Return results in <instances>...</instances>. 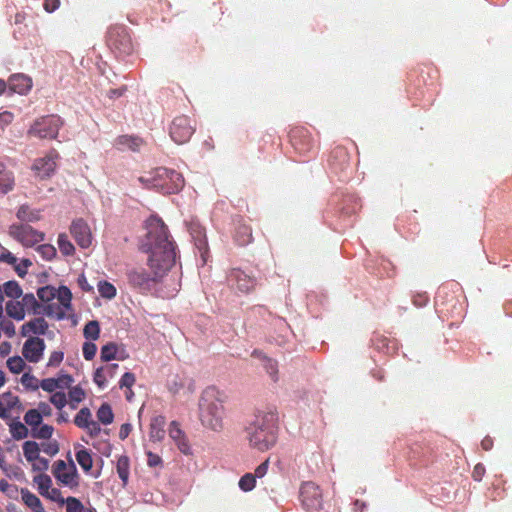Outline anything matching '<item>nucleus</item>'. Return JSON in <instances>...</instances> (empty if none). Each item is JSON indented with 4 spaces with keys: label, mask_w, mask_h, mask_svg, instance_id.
Listing matches in <instances>:
<instances>
[{
    "label": "nucleus",
    "mask_w": 512,
    "mask_h": 512,
    "mask_svg": "<svg viewBox=\"0 0 512 512\" xmlns=\"http://www.w3.org/2000/svg\"><path fill=\"white\" fill-rule=\"evenodd\" d=\"M256 485V477L252 473H246L239 480V487L241 490L248 492L254 489Z\"/></svg>",
    "instance_id": "a18cd8bd"
},
{
    "label": "nucleus",
    "mask_w": 512,
    "mask_h": 512,
    "mask_svg": "<svg viewBox=\"0 0 512 512\" xmlns=\"http://www.w3.org/2000/svg\"><path fill=\"white\" fill-rule=\"evenodd\" d=\"M263 367L267 374L271 377L272 381H278V364L275 360L266 356L262 357Z\"/></svg>",
    "instance_id": "a19ab883"
},
{
    "label": "nucleus",
    "mask_w": 512,
    "mask_h": 512,
    "mask_svg": "<svg viewBox=\"0 0 512 512\" xmlns=\"http://www.w3.org/2000/svg\"><path fill=\"white\" fill-rule=\"evenodd\" d=\"M187 386L190 392H193L192 383L184 376L176 374L171 376L167 381V388L172 394H178Z\"/></svg>",
    "instance_id": "4be33fe9"
},
{
    "label": "nucleus",
    "mask_w": 512,
    "mask_h": 512,
    "mask_svg": "<svg viewBox=\"0 0 512 512\" xmlns=\"http://www.w3.org/2000/svg\"><path fill=\"white\" fill-rule=\"evenodd\" d=\"M169 435L175 442L185 437L183 431L180 429L178 423H176L175 421L171 422L170 424Z\"/></svg>",
    "instance_id": "e2e57ef3"
},
{
    "label": "nucleus",
    "mask_w": 512,
    "mask_h": 512,
    "mask_svg": "<svg viewBox=\"0 0 512 512\" xmlns=\"http://www.w3.org/2000/svg\"><path fill=\"white\" fill-rule=\"evenodd\" d=\"M24 421L33 431V428L38 427L42 423V414L36 409H30L25 413Z\"/></svg>",
    "instance_id": "c9c22d12"
},
{
    "label": "nucleus",
    "mask_w": 512,
    "mask_h": 512,
    "mask_svg": "<svg viewBox=\"0 0 512 512\" xmlns=\"http://www.w3.org/2000/svg\"><path fill=\"white\" fill-rule=\"evenodd\" d=\"M188 231L194 241L196 248L200 252L203 264H206L208 260V243L205 229L200 225V223L191 221L188 224Z\"/></svg>",
    "instance_id": "2eb2a0df"
},
{
    "label": "nucleus",
    "mask_w": 512,
    "mask_h": 512,
    "mask_svg": "<svg viewBox=\"0 0 512 512\" xmlns=\"http://www.w3.org/2000/svg\"><path fill=\"white\" fill-rule=\"evenodd\" d=\"M278 413L276 411H262L256 414L254 421L247 427L250 445L259 451H267L277 441Z\"/></svg>",
    "instance_id": "f03ea898"
},
{
    "label": "nucleus",
    "mask_w": 512,
    "mask_h": 512,
    "mask_svg": "<svg viewBox=\"0 0 512 512\" xmlns=\"http://www.w3.org/2000/svg\"><path fill=\"white\" fill-rule=\"evenodd\" d=\"M234 239L240 246H245L252 241V230L249 225L238 221L235 226Z\"/></svg>",
    "instance_id": "5701e85b"
},
{
    "label": "nucleus",
    "mask_w": 512,
    "mask_h": 512,
    "mask_svg": "<svg viewBox=\"0 0 512 512\" xmlns=\"http://www.w3.org/2000/svg\"><path fill=\"white\" fill-rule=\"evenodd\" d=\"M37 296L42 302H50L56 298V288L52 286H44L37 290Z\"/></svg>",
    "instance_id": "49530a36"
},
{
    "label": "nucleus",
    "mask_w": 512,
    "mask_h": 512,
    "mask_svg": "<svg viewBox=\"0 0 512 512\" xmlns=\"http://www.w3.org/2000/svg\"><path fill=\"white\" fill-rule=\"evenodd\" d=\"M97 287L100 296L105 299H112L116 296L115 286L108 281H99Z\"/></svg>",
    "instance_id": "4c0bfd02"
},
{
    "label": "nucleus",
    "mask_w": 512,
    "mask_h": 512,
    "mask_svg": "<svg viewBox=\"0 0 512 512\" xmlns=\"http://www.w3.org/2000/svg\"><path fill=\"white\" fill-rule=\"evenodd\" d=\"M24 311L34 315H47L51 316L53 311L50 305L43 306L40 304L32 293H27L22 296L20 300Z\"/></svg>",
    "instance_id": "a211bd4d"
},
{
    "label": "nucleus",
    "mask_w": 512,
    "mask_h": 512,
    "mask_svg": "<svg viewBox=\"0 0 512 512\" xmlns=\"http://www.w3.org/2000/svg\"><path fill=\"white\" fill-rule=\"evenodd\" d=\"M146 243L147 251L150 253L148 272L143 267L130 269L127 272V280L130 286L141 293H147L163 278L173 267L176 260V249L167 226L162 219L151 216L146 222Z\"/></svg>",
    "instance_id": "f257e3e1"
},
{
    "label": "nucleus",
    "mask_w": 512,
    "mask_h": 512,
    "mask_svg": "<svg viewBox=\"0 0 512 512\" xmlns=\"http://www.w3.org/2000/svg\"><path fill=\"white\" fill-rule=\"evenodd\" d=\"M63 122L57 115H49L35 121L28 130L30 136L53 139L58 135Z\"/></svg>",
    "instance_id": "423d86ee"
},
{
    "label": "nucleus",
    "mask_w": 512,
    "mask_h": 512,
    "mask_svg": "<svg viewBox=\"0 0 512 512\" xmlns=\"http://www.w3.org/2000/svg\"><path fill=\"white\" fill-rule=\"evenodd\" d=\"M82 352H83V357L86 360L90 361L96 355L97 346L91 341L84 342L83 347H82Z\"/></svg>",
    "instance_id": "864d4df0"
},
{
    "label": "nucleus",
    "mask_w": 512,
    "mask_h": 512,
    "mask_svg": "<svg viewBox=\"0 0 512 512\" xmlns=\"http://www.w3.org/2000/svg\"><path fill=\"white\" fill-rule=\"evenodd\" d=\"M300 499L308 512H319L323 506L322 492L312 481L304 482L300 488Z\"/></svg>",
    "instance_id": "6e6552de"
},
{
    "label": "nucleus",
    "mask_w": 512,
    "mask_h": 512,
    "mask_svg": "<svg viewBox=\"0 0 512 512\" xmlns=\"http://www.w3.org/2000/svg\"><path fill=\"white\" fill-rule=\"evenodd\" d=\"M58 247L60 252L65 256H71L75 253V247L68 239L66 234H60L58 236Z\"/></svg>",
    "instance_id": "f704fd0d"
},
{
    "label": "nucleus",
    "mask_w": 512,
    "mask_h": 512,
    "mask_svg": "<svg viewBox=\"0 0 512 512\" xmlns=\"http://www.w3.org/2000/svg\"><path fill=\"white\" fill-rule=\"evenodd\" d=\"M228 285L237 291L247 294L254 290L257 285L256 278L248 275L241 269L233 268L227 275Z\"/></svg>",
    "instance_id": "9b49d317"
},
{
    "label": "nucleus",
    "mask_w": 512,
    "mask_h": 512,
    "mask_svg": "<svg viewBox=\"0 0 512 512\" xmlns=\"http://www.w3.org/2000/svg\"><path fill=\"white\" fill-rule=\"evenodd\" d=\"M6 313L9 317L21 321L25 318L26 312L20 301L10 300L5 306Z\"/></svg>",
    "instance_id": "cd10ccee"
},
{
    "label": "nucleus",
    "mask_w": 512,
    "mask_h": 512,
    "mask_svg": "<svg viewBox=\"0 0 512 512\" xmlns=\"http://www.w3.org/2000/svg\"><path fill=\"white\" fill-rule=\"evenodd\" d=\"M48 323L43 317H36L24 323L21 327V335L30 337V335H44L48 330Z\"/></svg>",
    "instance_id": "6ab92c4d"
},
{
    "label": "nucleus",
    "mask_w": 512,
    "mask_h": 512,
    "mask_svg": "<svg viewBox=\"0 0 512 512\" xmlns=\"http://www.w3.org/2000/svg\"><path fill=\"white\" fill-rule=\"evenodd\" d=\"M76 460L81 468L88 472L91 470L93 460L90 452L87 449H81L76 453Z\"/></svg>",
    "instance_id": "473e14b6"
},
{
    "label": "nucleus",
    "mask_w": 512,
    "mask_h": 512,
    "mask_svg": "<svg viewBox=\"0 0 512 512\" xmlns=\"http://www.w3.org/2000/svg\"><path fill=\"white\" fill-rule=\"evenodd\" d=\"M108 375L105 373L103 367L96 369L93 375V380L99 388H104L107 384Z\"/></svg>",
    "instance_id": "603ef678"
},
{
    "label": "nucleus",
    "mask_w": 512,
    "mask_h": 512,
    "mask_svg": "<svg viewBox=\"0 0 512 512\" xmlns=\"http://www.w3.org/2000/svg\"><path fill=\"white\" fill-rule=\"evenodd\" d=\"M74 424L81 429L87 430L89 435L93 438L97 437L101 428L98 422L92 418V413L88 407H83L74 417Z\"/></svg>",
    "instance_id": "dca6fc26"
},
{
    "label": "nucleus",
    "mask_w": 512,
    "mask_h": 512,
    "mask_svg": "<svg viewBox=\"0 0 512 512\" xmlns=\"http://www.w3.org/2000/svg\"><path fill=\"white\" fill-rule=\"evenodd\" d=\"M39 387L46 392L54 393L58 388V383L55 378H45L40 382Z\"/></svg>",
    "instance_id": "bf43d9fd"
},
{
    "label": "nucleus",
    "mask_w": 512,
    "mask_h": 512,
    "mask_svg": "<svg viewBox=\"0 0 512 512\" xmlns=\"http://www.w3.org/2000/svg\"><path fill=\"white\" fill-rule=\"evenodd\" d=\"M195 132V126L189 117L185 115L177 116L170 125V136L177 144L188 142Z\"/></svg>",
    "instance_id": "9d476101"
},
{
    "label": "nucleus",
    "mask_w": 512,
    "mask_h": 512,
    "mask_svg": "<svg viewBox=\"0 0 512 512\" xmlns=\"http://www.w3.org/2000/svg\"><path fill=\"white\" fill-rule=\"evenodd\" d=\"M9 235L26 247H32L44 240V233L26 224H12Z\"/></svg>",
    "instance_id": "1a4fd4ad"
},
{
    "label": "nucleus",
    "mask_w": 512,
    "mask_h": 512,
    "mask_svg": "<svg viewBox=\"0 0 512 512\" xmlns=\"http://www.w3.org/2000/svg\"><path fill=\"white\" fill-rule=\"evenodd\" d=\"M146 455H147V465L149 467L162 466V459L158 454L148 451L146 453Z\"/></svg>",
    "instance_id": "774afa93"
},
{
    "label": "nucleus",
    "mask_w": 512,
    "mask_h": 512,
    "mask_svg": "<svg viewBox=\"0 0 512 512\" xmlns=\"http://www.w3.org/2000/svg\"><path fill=\"white\" fill-rule=\"evenodd\" d=\"M136 381L135 375L131 372H126L122 375L120 381H119V387L131 389V387L134 385Z\"/></svg>",
    "instance_id": "13d9d810"
},
{
    "label": "nucleus",
    "mask_w": 512,
    "mask_h": 512,
    "mask_svg": "<svg viewBox=\"0 0 512 512\" xmlns=\"http://www.w3.org/2000/svg\"><path fill=\"white\" fill-rule=\"evenodd\" d=\"M83 334L86 339H89L92 341L97 340L100 336L99 323L95 320L89 321L83 329Z\"/></svg>",
    "instance_id": "e433bc0d"
},
{
    "label": "nucleus",
    "mask_w": 512,
    "mask_h": 512,
    "mask_svg": "<svg viewBox=\"0 0 512 512\" xmlns=\"http://www.w3.org/2000/svg\"><path fill=\"white\" fill-rule=\"evenodd\" d=\"M142 144L143 140L138 136L122 135L116 139L119 148H129L132 151H138Z\"/></svg>",
    "instance_id": "a878e982"
},
{
    "label": "nucleus",
    "mask_w": 512,
    "mask_h": 512,
    "mask_svg": "<svg viewBox=\"0 0 512 512\" xmlns=\"http://www.w3.org/2000/svg\"><path fill=\"white\" fill-rule=\"evenodd\" d=\"M49 401L57 409L61 410L67 405V396L64 392H54L50 396Z\"/></svg>",
    "instance_id": "09e8293b"
},
{
    "label": "nucleus",
    "mask_w": 512,
    "mask_h": 512,
    "mask_svg": "<svg viewBox=\"0 0 512 512\" xmlns=\"http://www.w3.org/2000/svg\"><path fill=\"white\" fill-rule=\"evenodd\" d=\"M118 346L114 342H109L101 348L100 358L104 362L111 361L116 358Z\"/></svg>",
    "instance_id": "58836bf2"
},
{
    "label": "nucleus",
    "mask_w": 512,
    "mask_h": 512,
    "mask_svg": "<svg viewBox=\"0 0 512 512\" xmlns=\"http://www.w3.org/2000/svg\"><path fill=\"white\" fill-rule=\"evenodd\" d=\"M0 491L5 493L9 497H13L17 492V486L11 485L7 480H0Z\"/></svg>",
    "instance_id": "338daca9"
},
{
    "label": "nucleus",
    "mask_w": 512,
    "mask_h": 512,
    "mask_svg": "<svg viewBox=\"0 0 512 512\" xmlns=\"http://www.w3.org/2000/svg\"><path fill=\"white\" fill-rule=\"evenodd\" d=\"M98 421L104 425H109L114 420V414L109 404L103 403L97 411Z\"/></svg>",
    "instance_id": "7c9ffc66"
},
{
    "label": "nucleus",
    "mask_w": 512,
    "mask_h": 512,
    "mask_svg": "<svg viewBox=\"0 0 512 512\" xmlns=\"http://www.w3.org/2000/svg\"><path fill=\"white\" fill-rule=\"evenodd\" d=\"M34 483L37 484L39 493L43 496L51 488V478L46 474H39L34 477Z\"/></svg>",
    "instance_id": "79ce46f5"
},
{
    "label": "nucleus",
    "mask_w": 512,
    "mask_h": 512,
    "mask_svg": "<svg viewBox=\"0 0 512 512\" xmlns=\"http://www.w3.org/2000/svg\"><path fill=\"white\" fill-rule=\"evenodd\" d=\"M116 470L119 478L123 482V486L128 483L129 474H130V460L126 455H121L117 459Z\"/></svg>",
    "instance_id": "bb28decb"
},
{
    "label": "nucleus",
    "mask_w": 512,
    "mask_h": 512,
    "mask_svg": "<svg viewBox=\"0 0 512 512\" xmlns=\"http://www.w3.org/2000/svg\"><path fill=\"white\" fill-rule=\"evenodd\" d=\"M224 395L216 387H207L199 400V418L203 426L219 431L225 417Z\"/></svg>",
    "instance_id": "7ed1b4c3"
},
{
    "label": "nucleus",
    "mask_w": 512,
    "mask_h": 512,
    "mask_svg": "<svg viewBox=\"0 0 512 512\" xmlns=\"http://www.w3.org/2000/svg\"><path fill=\"white\" fill-rule=\"evenodd\" d=\"M21 383L26 388H30L32 390H37L39 388L38 380L35 376L24 373L21 377Z\"/></svg>",
    "instance_id": "5fc2aeb1"
},
{
    "label": "nucleus",
    "mask_w": 512,
    "mask_h": 512,
    "mask_svg": "<svg viewBox=\"0 0 512 512\" xmlns=\"http://www.w3.org/2000/svg\"><path fill=\"white\" fill-rule=\"evenodd\" d=\"M328 167L340 181H347L350 179L353 171L351 165V156L347 149L343 146L335 147L329 156Z\"/></svg>",
    "instance_id": "39448f33"
},
{
    "label": "nucleus",
    "mask_w": 512,
    "mask_h": 512,
    "mask_svg": "<svg viewBox=\"0 0 512 512\" xmlns=\"http://www.w3.org/2000/svg\"><path fill=\"white\" fill-rule=\"evenodd\" d=\"M139 181L144 184V189H162L165 192H180L185 186L182 174L166 168H157L141 176Z\"/></svg>",
    "instance_id": "20e7f679"
},
{
    "label": "nucleus",
    "mask_w": 512,
    "mask_h": 512,
    "mask_svg": "<svg viewBox=\"0 0 512 512\" xmlns=\"http://www.w3.org/2000/svg\"><path fill=\"white\" fill-rule=\"evenodd\" d=\"M70 232L81 248H88L92 244L90 227L83 219L73 221L70 226Z\"/></svg>",
    "instance_id": "f3484780"
},
{
    "label": "nucleus",
    "mask_w": 512,
    "mask_h": 512,
    "mask_svg": "<svg viewBox=\"0 0 512 512\" xmlns=\"http://www.w3.org/2000/svg\"><path fill=\"white\" fill-rule=\"evenodd\" d=\"M289 137L292 146L300 154H305L314 147L313 137L304 127H295L291 129Z\"/></svg>",
    "instance_id": "ddd939ff"
},
{
    "label": "nucleus",
    "mask_w": 512,
    "mask_h": 512,
    "mask_svg": "<svg viewBox=\"0 0 512 512\" xmlns=\"http://www.w3.org/2000/svg\"><path fill=\"white\" fill-rule=\"evenodd\" d=\"M37 252L45 260H52L56 256V249L50 244H42L37 247Z\"/></svg>",
    "instance_id": "8fccbe9b"
},
{
    "label": "nucleus",
    "mask_w": 512,
    "mask_h": 512,
    "mask_svg": "<svg viewBox=\"0 0 512 512\" xmlns=\"http://www.w3.org/2000/svg\"><path fill=\"white\" fill-rule=\"evenodd\" d=\"M30 463H32V469L34 471H45L49 467V461L46 458L40 457V455Z\"/></svg>",
    "instance_id": "69168bd1"
},
{
    "label": "nucleus",
    "mask_w": 512,
    "mask_h": 512,
    "mask_svg": "<svg viewBox=\"0 0 512 512\" xmlns=\"http://www.w3.org/2000/svg\"><path fill=\"white\" fill-rule=\"evenodd\" d=\"M16 216L21 221L36 222L40 219V210L31 209L28 205H21Z\"/></svg>",
    "instance_id": "c85d7f7f"
},
{
    "label": "nucleus",
    "mask_w": 512,
    "mask_h": 512,
    "mask_svg": "<svg viewBox=\"0 0 512 512\" xmlns=\"http://www.w3.org/2000/svg\"><path fill=\"white\" fill-rule=\"evenodd\" d=\"M53 475L66 486H78L77 469L73 462L70 463V466H67L64 460L55 461L53 464Z\"/></svg>",
    "instance_id": "f8f14e48"
},
{
    "label": "nucleus",
    "mask_w": 512,
    "mask_h": 512,
    "mask_svg": "<svg viewBox=\"0 0 512 512\" xmlns=\"http://www.w3.org/2000/svg\"><path fill=\"white\" fill-rule=\"evenodd\" d=\"M54 428L51 425L44 424L42 426H38L36 428H33V431H31V434L34 438L37 439H50L53 435Z\"/></svg>",
    "instance_id": "37998d69"
},
{
    "label": "nucleus",
    "mask_w": 512,
    "mask_h": 512,
    "mask_svg": "<svg viewBox=\"0 0 512 512\" xmlns=\"http://www.w3.org/2000/svg\"><path fill=\"white\" fill-rule=\"evenodd\" d=\"M58 383V388H70L71 384L73 383L74 379L71 375L60 373L57 378H55Z\"/></svg>",
    "instance_id": "0e129e2a"
},
{
    "label": "nucleus",
    "mask_w": 512,
    "mask_h": 512,
    "mask_svg": "<svg viewBox=\"0 0 512 512\" xmlns=\"http://www.w3.org/2000/svg\"><path fill=\"white\" fill-rule=\"evenodd\" d=\"M68 396L70 400L76 402V404H79L85 399L86 393L82 387L77 385L69 388Z\"/></svg>",
    "instance_id": "3c124183"
},
{
    "label": "nucleus",
    "mask_w": 512,
    "mask_h": 512,
    "mask_svg": "<svg viewBox=\"0 0 512 512\" xmlns=\"http://www.w3.org/2000/svg\"><path fill=\"white\" fill-rule=\"evenodd\" d=\"M32 265V262L29 259H22L20 263H17L14 266V270L17 275L21 278L25 277L27 274V269Z\"/></svg>",
    "instance_id": "052dcab7"
},
{
    "label": "nucleus",
    "mask_w": 512,
    "mask_h": 512,
    "mask_svg": "<svg viewBox=\"0 0 512 512\" xmlns=\"http://www.w3.org/2000/svg\"><path fill=\"white\" fill-rule=\"evenodd\" d=\"M1 397L5 401V405L9 411L21 405L18 396L13 395L11 392L3 393Z\"/></svg>",
    "instance_id": "6e6d98bb"
},
{
    "label": "nucleus",
    "mask_w": 512,
    "mask_h": 512,
    "mask_svg": "<svg viewBox=\"0 0 512 512\" xmlns=\"http://www.w3.org/2000/svg\"><path fill=\"white\" fill-rule=\"evenodd\" d=\"M40 447L35 441H26L23 444V453L28 462H31L39 456Z\"/></svg>",
    "instance_id": "72a5a7b5"
},
{
    "label": "nucleus",
    "mask_w": 512,
    "mask_h": 512,
    "mask_svg": "<svg viewBox=\"0 0 512 512\" xmlns=\"http://www.w3.org/2000/svg\"><path fill=\"white\" fill-rule=\"evenodd\" d=\"M8 87L18 94H26L32 88V79L25 74H13L8 79Z\"/></svg>",
    "instance_id": "aec40b11"
},
{
    "label": "nucleus",
    "mask_w": 512,
    "mask_h": 512,
    "mask_svg": "<svg viewBox=\"0 0 512 512\" xmlns=\"http://www.w3.org/2000/svg\"><path fill=\"white\" fill-rule=\"evenodd\" d=\"M21 498L24 504L33 510V512H46L39 497L30 492L27 488L21 489Z\"/></svg>",
    "instance_id": "393cba45"
},
{
    "label": "nucleus",
    "mask_w": 512,
    "mask_h": 512,
    "mask_svg": "<svg viewBox=\"0 0 512 512\" xmlns=\"http://www.w3.org/2000/svg\"><path fill=\"white\" fill-rule=\"evenodd\" d=\"M46 345L42 338L30 336L22 348L23 357L30 363H38L45 351Z\"/></svg>",
    "instance_id": "4468645a"
},
{
    "label": "nucleus",
    "mask_w": 512,
    "mask_h": 512,
    "mask_svg": "<svg viewBox=\"0 0 512 512\" xmlns=\"http://www.w3.org/2000/svg\"><path fill=\"white\" fill-rule=\"evenodd\" d=\"M2 290H3V295L5 294L7 297L12 298V299L20 298L23 293L22 288L19 285V283L14 280L7 281L6 283H4Z\"/></svg>",
    "instance_id": "c756f323"
},
{
    "label": "nucleus",
    "mask_w": 512,
    "mask_h": 512,
    "mask_svg": "<svg viewBox=\"0 0 512 512\" xmlns=\"http://www.w3.org/2000/svg\"><path fill=\"white\" fill-rule=\"evenodd\" d=\"M7 367L12 373L19 374L24 370L25 362L20 356H13L7 360Z\"/></svg>",
    "instance_id": "c03bdc74"
},
{
    "label": "nucleus",
    "mask_w": 512,
    "mask_h": 512,
    "mask_svg": "<svg viewBox=\"0 0 512 512\" xmlns=\"http://www.w3.org/2000/svg\"><path fill=\"white\" fill-rule=\"evenodd\" d=\"M10 433L15 440L25 439L28 434V428L20 421H14L9 425Z\"/></svg>",
    "instance_id": "2f4dec72"
},
{
    "label": "nucleus",
    "mask_w": 512,
    "mask_h": 512,
    "mask_svg": "<svg viewBox=\"0 0 512 512\" xmlns=\"http://www.w3.org/2000/svg\"><path fill=\"white\" fill-rule=\"evenodd\" d=\"M64 504L66 505V512H83L84 505L82 502L75 497H68L64 500Z\"/></svg>",
    "instance_id": "de8ad7c7"
},
{
    "label": "nucleus",
    "mask_w": 512,
    "mask_h": 512,
    "mask_svg": "<svg viewBox=\"0 0 512 512\" xmlns=\"http://www.w3.org/2000/svg\"><path fill=\"white\" fill-rule=\"evenodd\" d=\"M43 497H46L51 501L58 503L59 505H64L65 499L63 498L62 493L58 488L51 487L50 490H48V492L43 495Z\"/></svg>",
    "instance_id": "4d7b16f0"
},
{
    "label": "nucleus",
    "mask_w": 512,
    "mask_h": 512,
    "mask_svg": "<svg viewBox=\"0 0 512 512\" xmlns=\"http://www.w3.org/2000/svg\"><path fill=\"white\" fill-rule=\"evenodd\" d=\"M56 167L55 159L48 155L43 158L35 160L32 169L35 171L37 177L44 179L54 172Z\"/></svg>",
    "instance_id": "412c9836"
},
{
    "label": "nucleus",
    "mask_w": 512,
    "mask_h": 512,
    "mask_svg": "<svg viewBox=\"0 0 512 512\" xmlns=\"http://www.w3.org/2000/svg\"><path fill=\"white\" fill-rule=\"evenodd\" d=\"M107 44L113 51L119 54H130L133 44L127 29L123 26L111 27L107 35Z\"/></svg>",
    "instance_id": "0eeeda50"
},
{
    "label": "nucleus",
    "mask_w": 512,
    "mask_h": 512,
    "mask_svg": "<svg viewBox=\"0 0 512 512\" xmlns=\"http://www.w3.org/2000/svg\"><path fill=\"white\" fill-rule=\"evenodd\" d=\"M56 298L64 308H70L72 293L66 286H60L56 289Z\"/></svg>",
    "instance_id": "ea45409f"
},
{
    "label": "nucleus",
    "mask_w": 512,
    "mask_h": 512,
    "mask_svg": "<svg viewBox=\"0 0 512 512\" xmlns=\"http://www.w3.org/2000/svg\"><path fill=\"white\" fill-rule=\"evenodd\" d=\"M64 359L62 351H53L48 359L47 367H58Z\"/></svg>",
    "instance_id": "680f3d73"
},
{
    "label": "nucleus",
    "mask_w": 512,
    "mask_h": 512,
    "mask_svg": "<svg viewBox=\"0 0 512 512\" xmlns=\"http://www.w3.org/2000/svg\"><path fill=\"white\" fill-rule=\"evenodd\" d=\"M14 173L0 162V192H10L14 189Z\"/></svg>",
    "instance_id": "b1692460"
}]
</instances>
